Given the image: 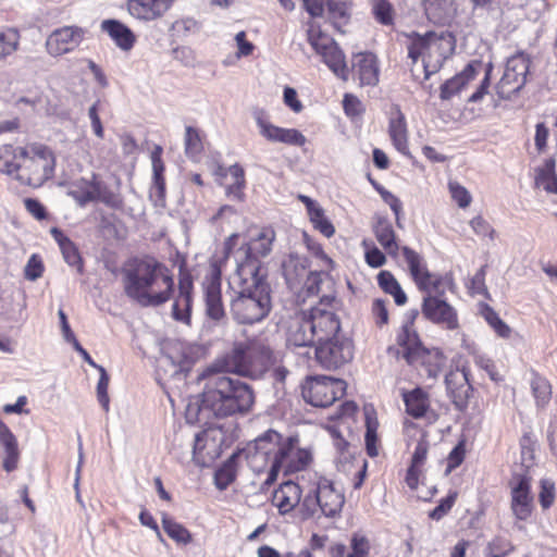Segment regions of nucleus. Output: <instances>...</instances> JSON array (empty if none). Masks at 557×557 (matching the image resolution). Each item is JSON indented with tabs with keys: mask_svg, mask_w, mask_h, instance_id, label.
I'll return each instance as SVG.
<instances>
[{
	"mask_svg": "<svg viewBox=\"0 0 557 557\" xmlns=\"http://www.w3.org/2000/svg\"><path fill=\"white\" fill-rule=\"evenodd\" d=\"M302 9L312 18L323 17L325 12L334 27L342 32L352 16L354 0H300Z\"/></svg>",
	"mask_w": 557,
	"mask_h": 557,
	"instance_id": "obj_18",
	"label": "nucleus"
},
{
	"mask_svg": "<svg viewBox=\"0 0 557 557\" xmlns=\"http://www.w3.org/2000/svg\"><path fill=\"white\" fill-rule=\"evenodd\" d=\"M480 314L490 325V327L502 338H509L511 336V327L499 317V314L487 304H482L480 307Z\"/></svg>",
	"mask_w": 557,
	"mask_h": 557,
	"instance_id": "obj_43",
	"label": "nucleus"
},
{
	"mask_svg": "<svg viewBox=\"0 0 557 557\" xmlns=\"http://www.w3.org/2000/svg\"><path fill=\"white\" fill-rule=\"evenodd\" d=\"M0 445L4 449L2 467L7 472L17 468L20 459L18 444L15 435L9 426L0 419Z\"/></svg>",
	"mask_w": 557,
	"mask_h": 557,
	"instance_id": "obj_34",
	"label": "nucleus"
},
{
	"mask_svg": "<svg viewBox=\"0 0 557 557\" xmlns=\"http://www.w3.org/2000/svg\"><path fill=\"white\" fill-rule=\"evenodd\" d=\"M313 455L311 449L299 447L298 435L286 436L280 449L276 462H273L267 473L264 483L273 484L278 474L289 475L306 470L311 465Z\"/></svg>",
	"mask_w": 557,
	"mask_h": 557,
	"instance_id": "obj_12",
	"label": "nucleus"
},
{
	"mask_svg": "<svg viewBox=\"0 0 557 557\" xmlns=\"http://www.w3.org/2000/svg\"><path fill=\"white\" fill-rule=\"evenodd\" d=\"M256 123L259 127L260 134L269 141L272 143H278L281 139V136L284 133V127L276 126L269 122V120L265 117V113L263 111H260L256 115Z\"/></svg>",
	"mask_w": 557,
	"mask_h": 557,
	"instance_id": "obj_49",
	"label": "nucleus"
},
{
	"mask_svg": "<svg viewBox=\"0 0 557 557\" xmlns=\"http://www.w3.org/2000/svg\"><path fill=\"white\" fill-rule=\"evenodd\" d=\"M370 314L377 327L387 325L389 323L388 301L383 298L373 299Z\"/></svg>",
	"mask_w": 557,
	"mask_h": 557,
	"instance_id": "obj_53",
	"label": "nucleus"
},
{
	"mask_svg": "<svg viewBox=\"0 0 557 557\" xmlns=\"http://www.w3.org/2000/svg\"><path fill=\"white\" fill-rule=\"evenodd\" d=\"M445 385L455 407L465 409L473 389L470 383V368L463 364L461 368L451 369L445 376Z\"/></svg>",
	"mask_w": 557,
	"mask_h": 557,
	"instance_id": "obj_24",
	"label": "nucleus"
},
{
	"mask_svg": "<svg viewBox=\"0 0 557 557\" xmlns=\"http://www.w3.org/2000/svg\"><path fill=\"white\" fill-rule=\"evenodd\" d=\"M470 227L473 233L481 238H488L491 242L495 240L497 237L496 230L492 226V224L481 214L473 216L470 222Z\"/></svg>",
	"mask_w": 557,
	"mask_h": 557,
	"instance_id": "obj_54",
	"label": "nucleus"
},
{
	"mask_svg": "<svg viewBox=\"0 0 557 557\" xmlns=\"http://www.w3.org/2000/svg\"><path fill=\"white\" fill-rule=\"evenodd\" d=\"M403 432L407 437L408 447L411 444L410 441L418 436L417 444L411 455L410 463L405 475L406 484L410 490L414 491L418 488L420 479L423 476L425 471L430 442L428 440V432L412 420H404Z\"/></svg>",
	"mask_w": 557,
	"mask_h": 557,
	"instance_id": "obj_13",
	"label": "nucleus"
},
{
	"mask_svg": "<svg viewBox=\"0 0 557 557\" xmlns=\"http://www.w3.org/2000/svg\"><path fill=\"white\" fill-rule=\"evenodd\" d=\"M308 42L329 70L343 82L349 79L346 57L333 37H308Z\"/></svg>",
	"mask_w": 557,
	"mask_h": 557,
	"instance_id": "obj_20",
	"label": "nucleus"
},
{
	"mask_svg": "<svg viewBox=\"0 0 557 557\" xmlns=\"http://www.w3.org/2000/svg\"><path fill=\"white\" fill-rule=\"evenodd\" d=\"M239 238L240 234L233 233L224 239L221 260L210 263L209 270L201 283L206 313L215 321L221 320L225 315L222 300V265L230 259L239 243Z\"/></svg>",
	"mask_w": 557,
	"mask_h": 557,
	"instance_id": "obj_8",
	"label": "nucleus"
},
{
	"mask_svg": "<svg viewBox=\"0 0 557 557\" xmlns=\"http://www.w3.org/2000/svg\"><path fill=\"white\" fill-rule=\"evenodd\" d=\"M55 170V156L45 144L29 143L23 147L11 144L0 146V172L14 175L23 185L38 188L51 180Z\"/></svg>",
	"mask_w": 557,
	"mask_h": 557,
	"instance_id": "obj_2",
	"label": "nucleus"
},
{
	"mask_svg": "<svg viewBox=\"0 0 557 557\" xmlns=\"http://www.w3.org/2000/svg\"><path fill=\"white\" fill-rule=\"evenodd\" d=\"M334 301L335 296L325 295L317 306L308 310L317 345L343 333L339 318L329 309L333 307Z\"/></svg>",
	"mask_w": 557,
	"mask_h": 557,
	"instance_id": "obj_17",
	"label": "nucleus"
},
{
	"mask_svg": "<svg viewBox=\"0 0 557 557\" xmlns=\"http://www.w3.org/2000/svg\"><path fill=\"white\" fill-rule=\"evenodd\" d=\"M531 61L524 53H517L507 60L504 74L496 85V94L502 99H509L527 83Z\"/></svg>",
	"mask_w": 557,
	"mask_h": 557,
	"instance_id": "obj_19",
	"label": "nucleus"
},
{
	"mask_svg": "<svg viewBox=\"0 0 557 557\" xmlns=\"http://www.w3.org/2000/svg\"><path fill=\"white\" fill-rule=\"evenodd\" d=\"M486 265H482L475 274L471 277L468 285V290L471 296L487 295V287L485 285Z\"/></svg>",
	"mask_w": 557,
	"mask_h": 557,
	"instance_id": "obj_59",
	"label": "nucleus"
},
{
	"mask_svg": "<svg viewBox=\"0 0 557 557\" xmlns=\"http://www.w3.org/2000/svg\"><path fill=\"white\" fill-rule=\"evenodd\" d=\"M510 509L519 521L529 520L534 510V497L531 487V478L525 474L515 475L509 482Z\"/></svg>",
	"mask_w": 557,
	"mask_h": 557,
	"instance_id": "obj_22",
	"label": "nucleus"
},
{
	"mask_svg": "<svg viewBox=\"0 0 557 557\" xmlns=\"http://www.w3.org/2000/svg\"><path fill=\"white\" fill-rule=\"evenodd\" d=\"M308 215L314 230L319 231L322 235L330 238L335 234L334 225L326 218L324 210L320 206L309 212Z\"/></svg>",
	"mask_w": 557,
	"mask_h": 557,
	"instance_id": "obj_50",
	"label": "nucleus"
},
{
	"mask_svg": "<svg viewBox=\"0 0 557 557\" xmlns=\"http://www.w3.org/2000/svg\"><path fill=\"white\" fill-rule=\"evenodd\" d=\"M401 399L405 405V412L413 419H425L430 416L435 420L437 414L432 409L430 394L422 387L417 386L410 391L401 392Z\"/></svg>",
	"mask_w": 557,
	"mask_h": 557,
	"instance_id": "obj_28",
	"label": "nucleus"
},
{
	"mask_svg": "<svg viewBox=\"0 0 557 557\" xmlns=\"http://www.w3.org/2000/svg\"><path fill=\"white\" fill-rule=\"evenodd\" d=\"M233 454L215 472L214 482L220 491L226 490L236 479V458Z\"/></svg>",
	"mask_w": 557,
	"mask_h": 557,
	"instance_id": "obj_46",
	"label": "nucleus"
},
{
	"mask_svg": "<svg viewBox=\"0 0 557 557\" xmlns=\"http://www.w3.org/2000/svg\"><path fill=\"white\" fill-rule=\"evenodd\" d=\"M530 388L535 406L540 409L546 408L553 396V386L549 380L537 371L532 370Z\"/></svg>",
	"mask_w": 557,
	"mask_h": 557,
	"instance_id": "obj_39",
	"label": "nucleus"
},
{
	"mask_svg": "<svg viewBox=\"0 0 557 557\" xmlns=\"http://www.w3.org/2000/svg\"><path fill=\"white\" fill-rule=\"evenodd\" d=\"M304 491V486L301 487L296 482H283L272 494V505L277 508L281 515H287L297 506H301L300 500Z\"/></svg>",
	"mask_w": 557,
	"mask_h": 557,
	"instance_id": "obj_29",
	"label": "nucleus"
},
{
	"mask_svg": "<svg viewBox=\"0 0 557 557\" xmlns=\"http://www.w3.org/2000/svg\"><path fill=\"white\" fill-rule=\"evenodd\" d=\"M448 189L453 200L460 207L467 208L472 201V197L468 189L460 185L458 182H449Z\"/></svg>",
	"mask_w": 557,
	"mask_h": 557,
	"instance_id": "obj_58",
	"label": "nucleus"
},
{
	"mask_svg": "<svg viewBox=\"0 0 557 557\" xmlns=\"http://www.w3.org/2000/svg\"><path fill=\"white\" fill-rule=\"evenodd\" d=\"M428 18L434 24H448L456 14L455 0H422Z\"/></svg>",
	"mask_w": 557,
	"mask_h": 557,
	"instance_id": "obj_37",
	"label": "nucleus"
},
{
	"mask_svg": "<svg viewBox=\"0 0 557 557\" xmlns=\"http://www.w3.org/2000/svg\"><path fill=\"white\" fill-rule=\"evenodd\" d=\"M50 234L52 235L53 239L58 243L64 261L70 267L76 268L78 273H83L84 262L75 243L72 239H70L59 227H52L50 230Z\"/></svg>",
	"mask_w": 557,
	"mask_h": 557,
	"instance_id": "obj_36",
	"label": "nucleus"
},
{
	"mask_svg": "<svg viewBox=\"0 0 557 557\" xmlns=\"http://www.w3.org/2000/svg\"><path fill=\"white\" fill-rule=\"evenodd\" d=\"M305 497L301 502L304 519L312 518L319 510L329 518L338 516L345 504V496L335 482L317 471L301 475Z\"/></svg>",
	"mask_w": 557,
	"mask_h": 557,
	"instance_id": "obj_6",
	"label": "nucleus"
},
{
	"mask_svg": "<svg viewBox=\"0 0 557 557\" xmlns=\"http://www.w3.org/2000/svg\"><path fill=\"white\" fill-rule=\"evenodd\" d=\"M172 297L173 319L189 324L194 299V280L190 273L186 272L180 274L177 293Z\"/></svg>",
	"mask_w": 557,
	"mask_h": 557,
	"instance_id": "obj_25",
	"label": "nucleus"
},
{
	"mask_svg": "<svg viewBox=\"0 0 557 557\" xmlns=\"http://www.w3.org/2000/svg\"><path fill=\"white\" fill-rule=\"evenodd\" d=\"M372 11L377 22L384 25L392 24L393 7L388 0H373Z\"/></svg>",
	"mask_w": 557,
	"mask_h": 557,
	"instance_id": "obj_56",
	"label": "nucleus"
},
{
	"mask_svg": "<svg viewBox=\"0 0 557 557\" xmlns=\"http://www.w3.org/2000/svg\"><path fill=\"white\" fill-rule=\"evenodd\" d=\"M482 67L481 61H472L454 77L447 79L440 88V98L442 100H449L458 95L470 82H472Z\"/></svg>",
	"mask_w": 557,
	"mask_h": 557,
	"instance_id": "obj_30",
	"label": "nucleus"
},
{
	"mask_svg": "<svg viewBox=\"0 0 557 557\" xmlns=\"http://www.w3.org/2000/svg\"><path fill=\"white\" fill-rule=\"evenodd\" d=\"M351 71L359 86H376L380 81V66L372 52H358L352 55Z\"/></svg>",
	"mask_w": 557,
	"mask_h": 557,
	"instance_id": "obj_27",
	"label": "nucleus"
},
{
	"mask_svg": "<svg viewBox=\"0 0 557 557\" xmlns=\"http://www.w3.org/2000/svg\"><path fill=\"white\" fill-rule=\"evenodd\" d=\"M124 294L143 307H158L174 295L172 271L153 256L133 257L122 267Z\"/></svg>",
	"mask_w": 557,
	"mask_h": 557,
	"instance_id": "obj_1",
	"label": "nucleus"
},
{
	"mask_svg": "<svg viewBox=\"0 0 557 557\" xmlns=\"http://www.w3.org/2000/svg\"><path fill=\"white\" fill-rule=\"evenodd\" d=\"M421 312L425 320L447 331H456L460 327L457 309L445 298L423 296Z\"/></svg>",
	"mask_w": 557,
	"mask_h": 557,
	"instance_id": "obj_21",
	"label": "nucleus"
},
{
	"mask_svg": "<svg viewBox=\"0 0 557 557\" xmlns=\"http://www.w3.org/2000/svg\"><path fill=\"white\" fill-rule=\"evenodd\" d=\"M455 37H412L408 46V57L416 63L423 62L425 77L436 73L444 61L453 53Z\"/></svg>",
	"mask_w": 557,
	"mask_h": 557,
	"instance_id": "obj_10",
	"label": "nucleus"
},
{
	"mask_svg": "<svg viewBox=\"0 0 557 557\" xmlns=\"http://www.w3.org/2000/svg\"><path fill=\"white\" fill-rule=\"evenodd\" d=\"M419 315L417 309L408 311L400 326L395 333V344L388 346L387 352L396 359H403L408 366H416L419 361V355L425 347L416 326Z\"/></svg>",
	"mask_w": 557,
	"mask_h": 557,
	"instance_id": "obj_11",
	"label": "nucleus"
},
{
	"mask_svg": "<svg viewBox=\"0 0 557 557\" xmlns=\"http://www.w3.org/2000/svg\"><path fill=\"white\" fill-rule=\"evenodd\" d=\"M447 358L438 347H424L423 351L419 355L418 361L430 379H436L444 370Z\"/></svg>",
	"mask_w": 557,
	"mask_h": 557,
	"instance_id": "obj_38",
	"label": "nucleus"
},
{
	"mask_svg": "<svg viewBox=\"0 0 557 557\" xmlns=\"http://www.w3.org/2000/svg\"><path fill=\"white\" fill-rule=\"evenodd\" d=\"M311 321L308 311L290 317L286 326V344L289 347H310L314 344Z\"/></svg>",
	"mask_w": 557,
	"mask_h": 557,
	"instance_id": "obj_26",
	"label": "nucleus"
},
{
	"mask_svg": "<svg viewBox=\"0 0 557 557\" xmlns=\"http://www.w3.org/2000/svg\"><path fill=\"white\" fill-rule=\"evenodd\" d=\"M457 496V492H450L446 497L440 500L438 505L433 510L430 511L429 517L433 520H441L451 510Z\"/></svg>",
	"mask_w": 557,
	"mask_h": 557,
	"instance_id": "obj_60",
	"label": "nucleus"
},
{
	"mask_svg": "<svg viewBox=\"0 0 557 557\" xmlns=\"http://www.w3.org/2000/svg\"><path fill=\"white\" fill-rule=\"evenodd\" d=\"M371 544L366 535L354 533L350 539V553L347 557H370Z\"/></svg>",
	"mask_w": 557,
	"mask_h": 557,
	"instance_id": "obj_55",
	"label": "nucleus"
},
{
	"mask_svg": "<svg viewBox=\"0 0 557 557\" xmlns=\"http://www.w3.org/2000/svg\"><path fill=\"white\" fill-rule=\"evenodd\" d=\"M535 185L543 187L548 194H557V175L554 159H547L544 166L536 171Z\"/></svg>",
	"mask_w": 557,
	"mask_h": 557,
	"instance_id": "obj_44",
	"label": "nucleus"
},
{
	"mask_svg": "<svg viewBox=\"0 0 557 557\" xmlns=\"http://www.w3.org/2000/svg\"><path fill=\"white\" fill-rule=\"evenodd\" d=\"M555 484L550 480L540 481L539 502L543 510L550 508L555 502Z\"/></svg>",
	"mask_w": 557,
	"mask_h": 557,
	"instance_id": "obj_57",
	"label": "nucleus"
},
{
	"mask_svg": "<svg viewBox=\"0 0 557 557\" xmlns=\"http://www.w3.org/2000/svg\"><path fill=\"white\" fill-rule=\"evenodd\" d=\"M366 247L364 259L369 267L371 268H380L386 263L385 253L382 252L376 246L373 244L369 245L366 240L362 243Z\"/></svg>",
	"mask_w": 557,
	"mask_h": 557,
	"instance_id": "obj_61",
	"label": "nucleus"
},
{
	"mask_svg": "<svg viewBox=\"0 0 557 557\" xmlns=\"http://www.w3.org/2000/svg\"><path fill=\"white\" fill-rule=\"evenodd\" d=\"M379 287L394 298L397 306H404L408 301L406 293L403 290L400 284L396 280L395 275L387 270H382L376 275Z\"/></svg>",
	"mask_w": 557,
	"mask_h": 557,
	"instance_id": "obj_42",
	"label": "nucleus"
},
{
	"mask_svg": "<svg viewBox=\"0 0 557 557\" xmlns=\"http://www.w3.org/2000/svg\"><path fill=\"white\" fill-rule=\"evenodd\" d=\"M218 185L225 188V195L228 199L243 202L246 199V173L239 163H235L230 168L216 164L212 172Z\"/></svg>",
	"mask_w": 557,
	"mask_h": 557,
	"instance_id": "obj_23",
	"label": "nucleus"
},
{
	"mask_svg": "<svg viewBox=\"0 0 557 557\" xmlns=\"http://www.w3.org/2000/svg\"><path fill=\"white\" fill-rule=\"evenodd\" d=\"M411 280L424 296L444 298L446 292H455L456 283L453 273H434L428 268L423 257L408 246L401 247Z\"/></svg>",
	"mask_w": 557,
	"mask_h": 557,
	"instance_id": "obj_9",
	"label": "nucleus"
},
{
	"mask_svg": "<svg viewBox=\"0 0 557 557\" xmlns=\"http://www.w3.org/2000/svg\"><path fill=\"white\" fill-rule=\"evenodd\" d=\"M368 178H369L371 185L374 187V189L380 194L382 199L389 206V208L392 209V211L395 214L397 224H399V215L403 210V203H401L400 199L397 196H395L394 194H392L391 191H388L387 189H385L375 180H373L370 174L368 175Z\"/></svg>",
	"mask_w": 557,
	"mask_h": 557,
	"instance_id": "obj_52",
	"label": "nucleus"
},
{
	"mask_svg": "<svg viewBox=\"0 0 557 557\" xmlns=\"http://www.w3.org/2000/svg\"><path fill=\"white\" fill-rule=\"evenodd\" d=\"M363 416H364V425H366V434H364V443L366 450L370 457H376L379 455L380 447V438H379V419L377 412L373 405H366L363 407Z\"/></svg>",
	"mask_w": 557,
	"mask_h": 557,
	"instance_id": "obj_35",
	"label": "nucleus"
},
{
	"mask_svg": "<svg viewBox=\"0 0 557 557\" xmlns=\"http://www.w3.org/2000/svg\"><path fill=\"white\" fill-rule=\"evenodd\" d=\"M513 550V546L509 541L503 537H495L487 544L490 557H505Z\"/></svg>",
	"mask_w": 557,
	"mask_h": 557,
	"instance_id": "obj_64",
	"label": "nucleus"
},
{
	"mask_svg": "<svg viewBox=\"0 0 557 557\" xmlns=\"http://www.w3.org/2000/svg\"><path fill=\"white\" fill-rule=\"evenodd\" d=\"M162 527L168 536L177 544L187 545L193 541V535L189 530L168 515H163Z\"/></svg>",
	"mask_w": 557,
	"mask_h": 557,
	"instance_id": "obj_45",
	"label": "nucleus"
},
{
	"mask_svg": "<svg viewBox=\"0 0 557 557\" xmlns=\"http://www.w3.org/2000/svg\"><path fill=\"white\" fill-rule=\"evenodd\" d=\"M236 297L231 302L233 319L239 324L264 320L272 309L271 286L267 276L234 273Z\"/></svg>",
	"mask_w": 557,
	"mask_h": 557,
	"instance_id": "obj_4",
	"label": "nucleus"
},
{
	"mask_svg": "<svg viewBox=\"0 0 557 557\" xmlns=\"http://www.w3.org/2000/svg\"><path fill=\"white\" fill-rule=\"evenodd\" d=\"M95 201H100L112 209H120L123 200L120 194L113 191L106 183L96 177Z\"/></svg>",
	"mask_w": 557,
	"mask_h": 557,
	"instance_id": "obj_47",
	"label": "nucleus"
},
{
	"mask_svg": "<svg viewBox=\"0 0 557 557\" xmlns=\"http://www.w3.org/2000/svg\"><path fill=\"white\" fill-rule=\"evenodd\" d=\"M274 349L267 337L253 336L245 342L234 343L233 348L216 358L200 375L233 373L251 380L260 379L274 363Z\"/></svg>",
	"mask_w": 557,
	"mask_h": 557,
	"instance_id": "obj_3",
	"label": "nucleus"
},
{
	"mask_svg": "<svg viewBox=\"0 0 557 557\" xmlns=\"http://www.w3.org/2000/svg\"><path fill=\"white\" fill-rule=\"evenodd\" d=\"M78 46L76 37H47L46 48L50 55L60 57Z\"/></svg>",
	"mask_w": 557,
	"mask_h": 557,
	"instance_id": "obj_48",
	"label": "nucleus"
},
{
	"mask_svg": "<svg viewBox=\"0 0 557 557\" xmlns=\"http://www.w3.org/2000/svg\"><path fill=\"white\" fill-rule=\"evenodd\" d=\"M372 231L385 252L392 258H396L400 247L397 243L396 233L391 221L386 216L375 215Z\"/></svg>",
	"mask_w": 557,
	"mask_h": 557,
	"instance_id": "obj_32",
	"label": "nucleus"
},
{
	"mask_svg": "<svg viewBox=\"0 0 557 557\" xmlns=\"http://www.w3.org/2000/svg\"><path fill=\"white\" fill-rule=\"evenodd\" d=\"M388 135L397 151L405 156L409 154L407 122L400 111L389 120Z\"/></svg>",
	"mask_w": 557,
	"mask_h": 557,
	"instance_id": "obj_40",
	"label": "nucleus"
},
{
	"mask_svg": "<svg viewBox=\"0 0 557 557\" xmlns=\"http://www.w3.org/2000/svg\"><path fill=\"white\" fill-rule=\"evenodd\" d=\"M206 135L194 126H186L184 134V152L188 159L198 162L205 152Z\"/></svg>",
	"mask_w": 557,
	"mask_h": 557,
	"instance_id": "obj_41",
	"label": "nucleus"
},
{
	"mask_svg": "<svg viewBox=\"0 0 557 557\" xmlns=\"http://www.w3.org/2000/svg\"><path fill=\"white\" fill-rule=\"evenodd\" d=\"M255 404L251 386L225 374L212 379L202 395V405L218 418L247 413Z\"/></svg>",
	"mask_w": 557,
	"mask_h": 557,
	"instance_id": "obj_5",
	"label": "nucleus"
},
{
	"mask_svg": "<svg viewBox=\"0 0 557 557\" xmlns=\"http://www.w3.org/2000/svg\"><path fill=\"white\" fill-rule=\"evenodd\" d=\"M175 0H128L127 10L134 17L153 21L161 17Z\"/></svg>",
	"mask_w": 557,
	"mask_h": 557,
	"instance_id": "obj_31",
	"label": "nucleus"
},
{
	"mask_svg": "<svg viewBox=\"0 0 557 557\" xmlns=\"http://www.w3.org/2000/svg\"><path fill=\"white\" fill-rule=\"evenodd\" d=\"M286 436L275 430H267L258 436L245 450L248 466L257 473L262 472L270 463L276 462L280 449Z\"/></svg>",
	"mask_w": 557,
	"mask_h": 557,
	"instance_id": "obj_16",
	"label": "nucleus"
},
{
	"mask_svg": "<svg viewBox=\"0 0 557 557\" xmlns=\"http://www.w3.org/2000/svg\"><path fill=\"white\" fill-rule=\"evenodd\" d=\"M347 384L342 379L327 375L308 376L302 386L305 401L313 407L326 408L346 394Z\"/></svg>",
	"mask_w": 557,
	"mask_h": 557,
	"instance_id": "obj_14",
	"label": "nucleus"
},
{
	"mask_svg": "<svg viewBox=\"0 0 557 557\" xmlns=\"http://www.w3.org/2000/svg\"><path fill=\"white\" fill-rule=\"evenodd\" d=\"M275 238L276 233L272 226H250L237 249L235 273L268 277V269L262 259L271 253Z\"/></svg>",
	"mask_w": 557,
	"mask_h": 557,
	"instance_id": "obj_7",
	"label": "nucleus"
},
{
	"mask_svg": "<svg viewBox=\"0 0 557 557\" xmlns=\"http://www.w3.org/2000/svg\"><path fill=\"white\" fill-rule=\"evenodd\" d=\"M96 177L97 175L94 174L90 181H82L75 185L71 194L79 205L95 201Z\"/></svg>",
	"mask_w": 557,
	"mask_h": 557,
	"instance_id": "obj_51",
	"label": "nucleus"
},
{
	"mask_svg": "<svg viewBox=\"0 0 557 557\" xmlns=\"http://www.w3.org/2000/svg\"><path fill=\"white\" fill-rule=\"evenodd\" d=\"M162 154L163 148L160 145H156L150 156L152 163V187L150 196L163 202L166 195V183L164 176L165 164Z\"/></svg>",
	"mask_w": 557,
	"mask_h": 557,
	"instance_id": "obj_33",
	"label": "nucleus"
},
{
	"mask_svg": "<svg viewBox=\"0 0 557 557\" xmlns=\"http://www.w3.org/2000/svg\"><path fill=\"white\" fill-rule=\"evenodd\" d=\"M355 344L344 333L315 345L314 358L324 370L335 371L352 361Z\"/></svg>",
	"mask_w": 557,
	"mask_h": 557,
	"instance_id": "obj_15",
	"label": "nucleus"
},
{
	"mask_svg": "<svg viewBox=\"0 0 557 557\" xmlns=\"http://www.w3.org/2000/svg\"><path fill=\"white\" fill-rule=\"evenodd\" d=\"M44 271L45 265L40 256L37 253L32 255L24 270L25 277L29 281H36L42 276Z\"/></svg>",
	"mask_w": 557,
	"mask_h": 557,
	"instance_id": "obj_63",
	"label": "nucleus"
},
{
	"mask_svg": "<svg viewBox=\"0 0 557 557\" xmlns=\"http://www.w3.org/2000/svg\"><path fill=\"white\" fill-rule=\"evenodd\" d=\"M343 109L348 117H357L364 112V107L360 99L357 96L348 92L344 95Z\"/></svg>",
	"mask_w": 557,
	"mask_h": 557,
	"instance_id": "obj_62",
	"label": "nucleus"
}]
</instances>
